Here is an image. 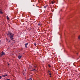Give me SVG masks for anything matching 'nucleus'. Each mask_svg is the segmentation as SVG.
I'll return each instance as SVG.
<instances>
[{
    "label": "nucleus",
    "instance_id": "412c9836",
    "mask_svg": "<svg viewBox=\"0 0 80 80\" xmlns=\"http://www.w3.org/2000/svg\"><path fill=\"white\" fill-rule=\"evenodd\" d=\"M50 77H52V76L50 75Z\"/></svg>",
    "mask_w": 80,
    "mask_h": 80
},
{
    "label": "nucleus",
    "instance_id": "2eb2a0df",
    "mask_svg": "<svg viewBox=\"0 0 80 80\" xmlns=\"http://www.w3.org/2000/svg\"><path fill=\"white\" fill-rule=\"evenodd\" d=\"M50 71H49V70H48V73H50Z\"/></svg>",
    "mask_w": 80,
    "mask_h": 80
},
{
    "label": "nucleus",
    "instance_id": "f3484780",
    "mask_svg": "<svg viewBox=\"0 0 80 80\" xmlns=\"http://www.w3.org/2000/svg\"><path fill=\"white\" fill-rule=\"evenodd\" d=\"M49 75H52V74H51V73H50H50H49Z\"/></svg>",
    "mask_w": 80,
    "mask_h": 80
},
{
    "label": "nucleus",
    "instance_id": "f03ea898",
    "mask_svg": "<svg viewBox=\"0 0 80 80\" xmlns=\"http://www.w3.org/2000/svg\"><path fill=\"white\" fill-rule=\"evenodd\" d=\"M22 73H23V75H26V73H27V72L26 71V70H24L23 71Z\"/></svg>",
    "mask_w": 80,
    "mask_h": 80
},
{
    "label": "nucleus",
    "instance_id": "4468645a",
    "mask_svg": "<svg viewBox=\"0 0 80 80\" xmlns=\"http://www.w3.org/2000/svg\"><path fill=\"white\" fill-rule=\"evenodd\" d=\"M34 70H35V69H33V70H32V71H34Z\"/></svg>",
    "mask_w": 80,
    "mask_h": 80
},
{
    "label": "nucleus",
    "instance_id": "7ed1b4c3",
    "mask_svg": "<svg viewBox=\"0 0 80 80\" xmlns=\"http://www.w3.org/2000/svg\"><path fill=\"white\" fill-rule=\"evenodd\" d=\"M6 76H8V74H5L2 75V77H6Z\"/></svg>",
    "mask_w": 80,
    "mask_h": 80
},
{
    "label": "nucleus",
    "instance_id": "f8f14e48",
    "mask_svg": "<svg viewBox=\"0 0 80 80\" xmlns=\"http://www.w3.org/2000/svg\"><path fill=\"white\" fill-rule=\"evenodd\" d=\"M78 39H79V40H80V36H78Z\"/></svg>",
    "mask_w": 80,
    "mask_h": 80
},
{
    "label": "nucleus",
    "instance_id": "423d86ee",
    "mask_svg": "<svg viewBox=\"0 0 80 80\" xmlns=\"http://www.w3.org/2000/svg\"><path fill=\"white\" fill-rule=\"evenodd\" d=\"M0 14H3V12L1 9H0Z\"/></svg>",
    "mask_w": 80,
    "mask_h": 80
},
{
    "label": "nucleus",
    "instance_id": "a211bd4d",
    "mask_svg": "<svg viewBox=\"0 0 80 80\" xmlns=\"http://www.w3.org/2000/svg\"><path fill=\"white\" fill-rule=\"evenodd\" d=\"M0 79H2V76H0Z\"/></svg>",
    "mask_w": 80,
    "mask_h": 80
},
{
    "label": "nucleus",
    "instance_id": "4be33fe9",
    "mask_svg": "<svg viewBox=\"0 0 80 80\" xmlns=\"http://www.w3.org/2000/svg\"><path fill=\"white\" fill-rule=\"evenodd\" d=\"M33 5V6H34V7H35V6L34 5Z\"/></svg>",
    "mask_w": 80,
    "mask_h": 80
},
{
    "label": "nucleus",
    "instance_id": "5701e85b",
    "mask_svg": "<svg viewBox=\"0 0 80 80\" xmlns=\"http://www.w3.org/2000/svg\"><path fill=\"white\" fill-rule=\"evenodd\" d=\"M77 54H78V53H77Z\"/></svg>",
    "mask_w": 80,
    "mask_h": 80
},
{
    "label": "nucleus",
    "instance_id": "0eeeda50",
    "mask_svg": "<svg viewBox=\"0 0 80 80\" xmlns=\"http://www.w3.org/2000/svg\"><path fill=\"white\" fill-rule=\"evenodd\" d=\"M22 58V56L19 55L18 56V58H19V59H20Z\"/></svg>",
    "mask_w": 80,
    "mask_h": 80
},
{
    "label": "nucleus",
    "instance_id": "9b49d317",
    "mask_svg": "<svg viewBox=\"0 0 80 80\" xmlns=\"http://www.w3.org/2000/svg\"><path fill=\"white\" fill-rule=\"evenodd\" d=\"M48 66L49 67V68H50V67H51V66H50V64L48 65Z\"/></svg>",
    "mask_w": 80,
    "mask_h": 80
},
{
    "label": "nucleus",
    "instance_id": "dca6fc26",
    "mask_svg": "<svg viewBox=\"0 0 80 80\" xmlns=\"http://www.w3.org/2000/svg\"><path fill=\"white\" fill-rule=\"evenodd\" d=\"M28 80H32V79L31 78H30L29 79H28Z\"/></svg>",
    "mask_w": 80,
    "mask_h": 80
},
{
    "label": "nucleus",
    "instance_id": "20e7f679",
    "mask_svg": "<svg viewBox=\"0 0 80 80\" xmlns=\"http://www.w3.org/2000/svg\"><path fill=\"white\" fill-rule=\"evenodd\" d=\"M5 55V53H4V52H2L1 53V56H2V55Z\"/></svg>",
    "mask_w": 80,
    "mask_h": 80
},
{
    "label": "nucleus",
    "instance_id": "1a4fd4ad",
    "mask_svg": "<svg viewBox=\"0 0 80 80\" xmlns=\"http://www.w3.org/2000/svg\"><path fill=\"white\" fill-rule=\"evenodd\" d=\"M7 20H9V19H10V18H9V17H8V16H7Z\"/></svg>",
    "mask_w": 80,
    "mask_h": 80
},
{
    "label": "nucleus",
    "instance_id": "ddd939ff",
    "mask_svg": "<svg viewBox=\"0 0 80 80\" xmlns=\"http://www.w3.org/2000/svg\"><path fill=\"white\" fill-rule=\"evenodd\" d=\"M34 45H35V46H36L37 45V44H36V43H34Z\"/></svg>",
    "mask_w": 80,
    "mask_h": 80
},
{
    "label": "nucleus",
    "instance_id": "f257e3e1",
    "mask_svg": "<svg viewBox=\"0 0 80 80\" xmlns=\"http://www.w3.org/2000/svg\"><path fill=\"white\" fill-rule=\"evenodd\" d=\"M7 35H8L9 37H10V38H11L12 40H13V34L10 32V31H8V33L7 34Z\"/></svg>",
    "mask_w": 80,
    "mask_h": 80
},
{
    "label": "nucleus",
    "instance_id": "6ab92c4d",
    "mask_svg": "<svg viewBox=\"0 0 80 80\" xmlns=\"http://www.w3.org/2000/svg\"><path fill=\"white\" fill-rule=\"evenodd\" d=\"M38 25L39 26H40V24H39V23L38 24Z\"/></svg>",
    "mask_w": 80,
    "mask_h": 80
},
{
    "label": "nucleus",
    "instance_id": "39448f33",
    "mask_svg": "<svg viewBox=\"0 0 80 80\" xmlns=\"http://www.w3.org/2000/svg\"><path fill=\"white\" fill-rule=\"evenodd\" d=\"M28 45V43L25 44V48H27V45Z\"/></svg>",
    "mask_w": 80,
    "mask_h": 80
},
{
    "label": "nucleus",
    "instance_id": "6e6552de",
    "mask_svg": "<svg viewBox=\"0 0 80 80\" xmlns=\"http://www.w3.org/2000/svg\"><path fill=\"white\" fill-rule=\"evenodd\" d=\"M51 2L52 4H53L54 3H55V2H54V1H51Z\"/></svg>",
    "mask_w": 80,
    "mask_h": 80
},
{
    "label": "nucleus",
    "instance_id": "aec40b11",
    "mask_svg": "<svg viewBox=\"0 0 80 80\" xmlns=\"http://www.w3.org/2000/svg\"><path fill=\"white\" fill-rule=\"evenodd\" d=\"M5 80H10V79H6Z\"/></svg>",
    "mask_w": 80,
    "mask_h": 80
},
{
    "label": "nucleus",
    "instance_id": "9d476101",
    "mask_svg": "<svg viewBox=\"0 0 80 80\" xmlns=\"http://www.w3.org/2000/svg\"><path fill=\"white\" fill-rule=\"evenodd\" d=\"M47 6H46L44 7V8H47Z\"/></svg>",
    "mask_w": 80,
    "mask_h": 80
}]
</instances>
